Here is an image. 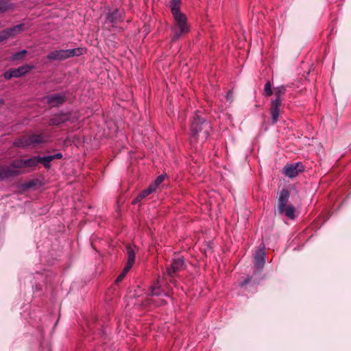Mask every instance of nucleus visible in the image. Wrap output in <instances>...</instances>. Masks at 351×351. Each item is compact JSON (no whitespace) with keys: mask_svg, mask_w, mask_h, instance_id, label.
Segmentation results:
<instances>
[{"mask_svg":"<svg viewBox=\"0 0 351 351\" xmlns=\"http://www.w3.org/2000/svg\"><path fill=\"white\" fill-rule=\"evenodd\" d=\"M10 8V4L8 1H0V12H4Z\"/></svg>","mask_w":351,"mask_h":351,"instance_id":"nucleus-27","label":"nucleus"},{"mask_svg":"<svg viewBox=\"0 0 351 351\" xmlns=\"http://www.w3.org/2000/svg\"><path fill=\"white\" fill-rule=\"evenodd\" d=\"M106 19L111 23H117L119 21L121 20V14L118 10H115L108 14Z\"/></svg>","mask_w":351,"mask_h":351,"instance_id":"nucleus-19","label":"nucleus"},{"mask_svg":"<svg viewBox=\"0 0 351 351\" xmlns=\"http://www.w3.org/2000/svg\"><path fill=\"white\" fill-rule=\"evenodd\" d=\"M76 117L71 112H60L49 119V125L51 126H60L67 122L73 123Z\"/></svg>","mask_w":351,"mask_h":351,"instance_id":"nucleus-7","label":"nucleus"},{"mask_svg":"<svg viewBox=\"0 0 351 351\" xmlns=\"http://www.w3.org/2000/svg\"><path fill=\"white\" fill-rule=\"evenodd\" d=\"M37 182H38V180H30L25 183V188H27V189L32 188L36 185Z\"/></svg>","mask_w":351,"mask_h":351,"instance_id":"nucleus-28","label":"nucleus"},{"mask_svg":"<svg viewBox=\"0 0 351 351\" xmlns=\"http://www.w3.org/2000/svg\"><path fill=\"white\" fill-rule=\"evenodd\" d=\"M265 95L267 97L271 96L273 94L272 90H271V84L270 82H267L265 85Z\"/></svg>","mask_w":351,"mask_h":351,"instance_id":"nucleus-26","label":"nucleus"},{"mask_svg":"<svg viewBox=\"0 0 351 351\" xmlns=\"http://www.w3.org/2000/svg\"><path fill=\"white\" fill-rule=\"evenodd\" d=\"M282 103L278 99H273L271 101L270 113L271 116V123L275 124L280 116V107Z\"/></svg>","mask_w":351,"mask_h":351,"instance_id":"nucleus-13","label":"nucleus"},{"mask_svg":"<svg viewBox=\"0 0 351 351\" xmlns=\"http://www.w3.org/2000/svg\"><path fill=\"white\" fill-rule=\"evenodd\" d=\"M265 252L264 249H258L254 256V264L257 269H262L265 263Z\"/></svg>","mask_w":351,"mask_h":351,"instance_id":"nucleus-15","label":"nucleus"},{"mask_svg":"<svg viewBox=\"0 0 351 351\" xmlns=\"http://www.w3.org/2000/svg\"><path fill=\"white\" fill-rule=\"evenodd\" d=\"M169 281H170L171 283H173V284L176 283V280L174 279H173V278L171 279Z\"/></svg>","mask_w":351,"mask_h":351,"instance_id":"nucleus-32","label":"nucleus"},{"mask_svg":"<svg viewBox=\"0 0 351 351\" xmlns=\"http://www.w3.org/2000/svg\"><path fill=\"white\" fill-rule=\"evenodd\" d=\"M304 167L300 162L287 164L282 169V173L290 178L296 177L300 173L303 172Z\"/></svg>","mask_w":351,"mask_h":351,"instance_id":"nucleus-9","label":"nucleus"},{"mask_svg":"<svg viewBox=\"0 0 351 351\" xmlns=\"http://www.w3.org/2000/svg\"><path fill=\"white\" fill-rule=\"evenodd\" d=\"M173 18L171 41L175 43L190 32V25L187 17L184 13L174 14Z\"/></svg>","mask_w":351,"mask_h":351,"instance_id":"nucleus-2","label":"nucleus"},{"mask_svg":"<svg viewBox=\"0 0 351 351\" xmlns=\"http://www.w3.org/2000/svg\"><path fill=\"white\" fill-rule=\"evenodd\" d=\"M184 261L182 258H174L171 263L167 267L166 273L171 277L173 278L175 275L184 269Z\"/></svg>","mask_w":351,"mask_h":351,"instance_id":"nucleus-10","label":"nucleus"},{"mask_svg":"<svg viewBox=\"0 0 351 351\" xmlns=\"http://www.w3.org/2000/svg\"><path fill=\"white\" fill-rule=\"evenodd\" d=\"M24 159H16L11 162L10 167L12 169L19 170L20 169L25 168Z\"/></svg>","mask_w":351,"mask_h":351,"instance_id":"nucleus-22","label":"nucleus"},{"mask_svg":"<svg viewBox=\"0 0 351 351\" xmlns=\"http://www.w3.org/2000/svg\"><path fill=\"white\" fill-rule=\"evenodd\" d=\"M23 163L25 164V168L36 167L38 165V156L24 159Z\"/></svg>","mask_w":351,"mask_h":351,"instance_id":"nucleus-21","label":"nucleus"},{"mask_svg":"<svg viewBox=\"0 0 351 351\" xmlns=\"http://www.w3.org/2000/svg\"><path fill=\"white\" fill-rule=\"evenodd\" d=\"M84 52L83 48H75L72 49H60L51 51L47 56L50 61H62L74 56H80Z\"/></svg>","mask_w":351,"mask_h":351,"instance_id":"nucleus-4","label":"nucleus"},{"mask_svg":"<svg viewBox=\"0 0 351 351\" xmlns=\"http://www.w3.org/2000/svg\"><path fill=\"white\" fill-rule=\"evenodd\" d=\"M46 103L51 107H58L66 101V97L61 94H52L45 97Z\"/></svg>","mask_w":351,"mask_h":351,"instance_id":"nucleus-11","label":"nucleus"},{"mask_svg":"<svg viewBox=\"0 0 351 351\" xmlns=\"http://www.w3.org/2000/svg\"><path fill=\"white\" fill-rule=\"evenodd\" d=\"M44 136L43 134H32L29 136H23L16 139L13 145L21 148H27L29 146H36L44 142Z\"/></svg>","mask_w":351,"mask_h":351,"instance_id":"nucleus-5","label":"nucleus"},{"mask_svg":"<svg viewBox=\"0 0 351 351\" xmlns=\"http://www.w3.org/2000/svg\"><path fill=\"white\" fill-rule=\"evenodd\" d=\"M48 351H50V350L49 349Z\"/></svg>","mask_w":351,"mask_h":351,"instance_id":"nucleus-34","label":"nucleus"},{"mask_svg":"<svg viewBox=\"0 0 351 351\" xmlns=\"http://www.w3.org/2000/svg\"><path fill=\"white\" fill-rule=\"evenodd\" d=\"M23 28H24V24H19V25H14L10 28H8L5 30L8 32V36L10 38V37H13V36L20 34L21 32H22L23 30Z\"/></svg>","mask_w":351,"mask_h":351,"instance_id":"nucleus-17","label":"nucleus"},{"mask_svg":"<svg viewBox=\"0 0 351 351\" xmlns=\"http://www.w3.org/2000/svg\"><path fill=\"white\" fill-rule=\"evenodd\" d=\"M8 38L9 36L5 29L0 32V43L8 39Z\"/></svg>","mask_w":351,"mask_h":351,"instance_id":"nucleus-29","label":"nucleus"},{"mask_svg":"<svg viewBox=\"0 0 351 351\" xmlns=\"http://www.w3.org/2000/svg\"><path fill=\"white\" fill-rule=\"evenodd\" d=\"M34 68V66L31 64H24L16 69H11L5 71L3 74L5 79L10 80L12 77H20L27 73Z\"/></svg>","mask_w":351,"mask_h":351,"instance_id":"nucleus-8","label":"nucleus"},{"mask_svg":"<svg viewBox=\"0 0 351 351\" xmlns=\"http://www.w3.org/2000/svg\"><path fill=\"white\" fill-rule=\"evenodd\" d=\"M227 99H231L232 97V93L231 91H229L228 93H227Z\"/></svg>","mask_w":351,"mask_h":351,"instance_id":"nucleus-31","label":"nucleus"},{"mask_svg":"<svg viewBox=\"0 0 351 351\" xmlns=\"http://www.w3.org/2000/svg\"><path fill=\"white\" fill-rule=\"evenodd\" d=\"M180 4H181V0H171L170 1V8H171L172 15L182 13L180 11Z\"/></svg>","mask_w":351,"mask_h":351,"instance_id":"nucleus-18","label":"nucleus"},{"mask_svg":"<svg viewBox=\"0 0 351 351\" xmlns=\"http://www.w3.org/2000/svg\"><path fill=\"white\" fill-rule=\"evenodd\" d=\"M165 178V175H160L156 178L154 183L150 184L149 186H152V187L154 186V190L155 191L156 188L158 187V186H159L164 181Z\"/></svg>","mask_w":351,"mask_h":351,"instance_id":"nucleus-25","label":"nucleus"},{"mask_svg":"<svg viewBox=\"0 0 351 351\" xmlns=\"http://www.w3.org/2000/svg\"><path fill=\"white\" fill-rule=\"evenodd\" d=\"M154 192V186H149L147 189L142 191L132 201V204H136L145 199L152 193Z\"/></svg>","mask_w":351,"mask_h":351,"instance_id":"nucleus-16","label":"nucleus"},{"mask_svg":"<svg viewBox=\"0 0 351 351\" xmlns=\"http://www.w3.org/2000/svg\"><path fill=\"white\" fill-rule=\"evenodd\" d=\"M126 252H127V256H128V261L127 264L125 267H124L123 271L121 274L117 278L115 282L117 284L121 282L124 278L125 277L128 272L130 270L132 267L133 266L134 262H135V252L134 251L133 248L130 245L126 246Z\"/></svg>","mask_w":351,"mask_h":351,"instance_id":"nucleus-6","label":"nucleus"},{"mask_svg":"<svg viewBox=\"0 0 351 351\" xmlns=\"http://www.w3.org/2000/svg\"><path fill=\"white\" fill-rule=\"evenodd\" d=\"M20 170L12 169L8 166H0V180L15 177L22 174Z\"/></svg>","mask_w":351,"mask_h":351,"instance_id":"nucleus-12","label":"nucleus"},{"mask_svg":"<svg viewBox=\"0 0 351 351\" xmlns=\"http://www.w3.org/2000/svg\"><path fill=\"white\" fill-rule=\"evenodd\" d=\"M63 156L60 152L56 153L54 155H50L47 156H38V164L41 163L45 169H49L51 167V162L56 159H61Z\"/></svg>","mask_w":351,"mask_h":351,"instance_id":"nucleus-14","label":"nucleus"},{"mask_svg":"<svg viewBox=\"0 0 351 351\" xmlns=\"http://www.w3.org/2000/svg\"><path fill=\"white\" fill-rule=\"evenodd\" d=\"M286 92V86H280L275 88L274 95L276 97L275 99H278L280 103H282V97L285 95Z\"/></svg>","mask_w":351,"mask_h":351,"instance_id":"nucleus-20","label":"nucleus"},{"mask_svg":"<svg viewBox=\"0 0 351 351\" xmlns=\"http://www.w3.org/2000/svg\"><path fill=\"white\" fill-rule=\"evenodd\" d=\"M152 295H160L161 293L160 281L158 279L150 287Z\"/></svg>","mask_w":351,"mask_h":351,"instance_id":"nucleus-23","label":"nucleus"},{"mask_svg":"<svg viewBox=\"0 0 351 351\" xmlns=\"http://www.w3.org/2000/svg\"><path fill=\"white\" fill-rule=\"evenodd\" d=\"M211 125L209 121H206L205 117L196 113L191 124V131L193 138H196L199 133H202L204 138L209 136Z\"/></svg>","mask_w":351,"mask_h":351,"instance_id":"nucleus-3","label":"nucleus"},{"mask_svg":"<svg viewBox=\"0 0 351 351\" xmlns=\"http://www.w3.org/2000/svg\"><path fill=\"white\" fill-rule=\"evenodd\" d=\"M27 53V51L25 49L16 52L12 55V60L14 61L22 60H23Z\"/></svg>","mask_w":351,"mask_h":351,"instance_id":"nucleus-24","label":"nucleus"},{"mask_svg":"<svg viewBox=\"0 0 351 351\" xmlns=\"http://www.w3.org/2000/svg\"><path fill=\"white\" fill-rule=\"evenodd\" d=\"M251 280H252L251 277L247 278L243 282H242L241 283V286L244 287V286L247 285L251 281Z\"/></svg>","mask_w":351,"mask_h":351,"instance_id":"nucleus-30","label":"nucleus"},{"mask_svg":"<svg viewBox=\"0 0 351 351\" xmlns=\"http://www.w3.org/2000/svg\"><path fill=\"white\" fill-rule=\"evenodd\" d=\"M290 196L288 189H282L278 193L277 204L275 206V214L278 215H285L290 219H294L295 217V208L291 204H287Z\"/></svg>","mask_w":351,"mask_h":351,"instance_id":"nucleus-1","label":"nucleus"},{"mask_svg":"<svg viewBox=\"0 0 351 351\" xmlns=\"http://www.w3.org/2000/svg\"><path fill=\"white\" fill-rule=\"evenodd\" d=\"M3 103V101L2 100H0V104Z\"/></svg>","mask_w":351,"mask_h":351,"instance_id":"nucleus-33","label":"nucleus"}]
</instances>
